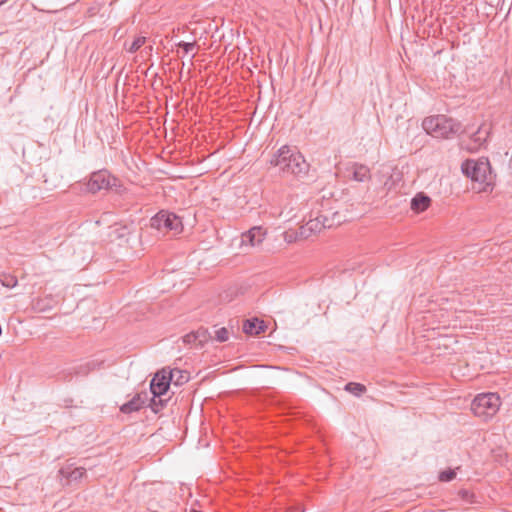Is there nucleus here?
<instances>
[{"mask_svg":"<svg viewBox=\"0 0 512 512\" xmlns=\"http://www.w3.org/2000/svg\"><path fill=\"white\" fill-rule=\"evenodd\" d=\"M147 400H148L147 393L137 394L130 401L123 404L120 407V411L125 414L131 413L133 411H138L144 406V404L146 403Z\"/></svg>","mask_w":512,"mask_h":512,"instance_id":"nucleus-10","label":"nucleus"},{"mask_svg":"<svg viewBox=\"0 0 512 512\" xmlns=\"http://www.w3.org/2000/svg\"><path fill=\"white\" fill-rule=\"evenodd\" d=\"M8 0H0V6L5 4Z\"/></svg>","mask_w":512,"mask_h":512,"instance_id":"nucleus-28","label":"nucleus"},{"mask_svg":"<svg viewBox=\"0 0 512 512\" xmlns=\"http://www.w3.org/2000/svg\"><path fill=\"white\" fill-rule=\"evenodd\" d=\"M422 127L427 134L434 138L442 139L450 138L458 134L462 129L460 122L445 115L426 117L422 122Z\"/></svg>","mask_w":512,"mask_h":512,"instance_id":"nucleus-2","label":"nucleus"},{"mask_svg":"<svg viewBox=\"0 0 512 512\" xmlns=\"http://www.w3.org/2000/svg\"><path fill=\"white\" fill-rule=\"evenodd\" d=\"M167 401L168 399H164L163 396L155 397L152 395V398L149 400V407L154 413H158L164 408Z\"/></svg>","mask_w":512,"mask_h":512,"instance_id":"nucleus-16","label":"nucleus"},{"mask_svg":"<svg viewBox=\"0 0 512 512\" xmlns=\"http://www.w3.org/2000/svg\"><path fill=\"white\" fill-rule=\"evenodd\" d=\"M170 386V380L165 370L157 372L150 383L151 394L155 397L166 395Z\"/></svg>","mask_w":512,"mask_h":512,"instance_id":"nucleus-7","label":"nucleus"},{"mask_svg":"<svg viewBox=\"0 0 512 512\" xmlns=\"http://www.w3.org/2000/svg\"><path fill=\"white\" fill-rule=\"evenodd\" d=\"M95 364L93 362L87 363L84 366L80 367V370L77 373H83L84 375L88 374L92 369H94Z\"/></svg>","mask_w":512,"mask_h":512,"instance_id":"nucleus-27","label":"nucleus"},{"mask_svg":"<svg viewBox=\"0 0 512 512\" xmlns=\"http://www.w3.org/2000/svg\"><path fill=\"white\" fill-rule=\"evenodd\" d=\"M170 383L174 382L176 385H181L189 380V374L179 369H173L167 372Z\"/></svg>","mask_w":512,"mask_h":512,"instance_id":"nucleus-15","label":"nucleus"},{"mask_svg":"<svg viewBox=\"0 0 512 512\" xmlns=\"http://www.w3.org/2000/svg\"><path fill=\"white\" fill-rule=\"evenodd\" d=\"M215 337L219 342H225L229 338V332L225 327H222L215 331Z\"/></svg>","mask_w":512,"mask_h":512,"instance_id":"nucleus-24","label":"nucleus"},{"mask_svg":"<svg viewBox=\"0 0 512 512\" xmlns=\"http://www.w3.org/2000/svg\"><path fill=\"white\" fill-rule=\"evenodd\" d=\"M0 282L4 287L14 288L17 285L18 280L14 275L2 274L0 275Z\"/></svg>","mask_w":512,"mask_h":512,"instance_id":"nucleus-18","label":"nucleus"},{"mask_svg":"<svg viewBox=\"0 0 512 512\" xmlns=\"http://www.w3.org/2000/svg\"><path fill=\"white\" fill-rule=\"evenodd\" d=\"M181 339H182L183 343L186 345H190V346H194V347H201L200 344L198 343V340L196 339V335H195L194 331L186 334Z\"/></svg>","mask_w":512,"mask_h":512,"instance_id":"nucleus-21","label":"nucleus"},{"mask_svg":"<svg viewBox=\"0 0 512 512\" xmlns=\"http://www.w3.org/2000/svg\"><path fill=\"white\" fill-rule=\"evenodd\" d=\"M456 477V472L453 469H448L440 472L439 480L441 482H449L452 481Z\"/></svg>","mask_w":512,"mask_h":512,"instance_id":"nucleus-22","label":"nucleus"},{"mask_svg":"<svg viewBox=\"0 0 512 512\" xmlns=\"http://www.w3.org/2000/svg\"><path fill=\"white\" fill-rule=\"evenodd\" d=\"M146 41V38L145 37H137L133 42L132 44L130 45V47L128 48V51L130 53H134L136 52L140 47L143 46V44L145 43Z\"/></svg>","mask_w":512,"mask_h":512,"instance_id":"nucleus-23","label":"nucleus"},{"mask_svg":"<svg viewBox=\"0 0 512 512\" xmlns=\"http://www.w3.org/2000/svg\"><path fill=\"white\" fill-rule=\"evenodd\" d=\"M458 496L463 500L465 501L466 503H470V504H473V503H477L478 501L476 500V496L474 493L470 492L469 490L467 489H460L458 491Z\"/></svg>","mask_w":512,"mask_h":512,"instance_id":"nucleus-20","label":"nucleus"},{"mask_svg":"<svg viewBox=\"0 0 512 512\" xmlns=\"http://www.w3.org/2000/svg\"><path fill=\"white\" fill-rule=\"evenodd\" d=\"M332 223L325 216H319L315 219L309 220L305 225L300 228V235L302 237H309L312 233L320 232L323 228H330Z\"/></svg>","mask_w":512,"mask_h":512,"instance_id":"nucleus-8","label":"nucleus"},{"mask_svg":"<svg viewBox=\"0 0 512 512\" xmlns=\"http://www.w3.org/2000/svg\"><path fill=\"white\" fill-rule=\"evenodd\" d=\"M178 46L180 48H182L184 50L185 53H189L190 51H192L195 47V43H189V42H180L178 44Z\"/></svg>","mask_w":512,"mask_h":512,"instance_id":"nucleus-26","label":"nucleus"},{"mask_svg":"<svg viewBox=\"0 0 512 512\" xmlns=\"http://www.w3.org/2000/svg\"><path fill=\"white\" fill-rule=\"evenodd\" d=\"M71 465H66L59 470V474L66 478L69 482L78 481L85 476L86 470L83 467L72 468Z\"/></svg>","mask_w":512,"mask_h":512,"instance_id":"nucleus-12","label":"nucleus"},{"mask_svg":"<svg viewBox=\"0 0 512 512\" xmlns=\"http://www.w3.org/2000/svg\"><path fill=\"white\" fill-rule=\"evenodd\" d=\"M266 325L258 318L247 319L243 323V331L248 335H259L264 332Z\"/></svg>","mask_w":512,"mask_h":512,"instance_id":"nucleus-13","label":"nucleus"},{"mask_svg":"<svg viewBox=\"0 0 512 512\" xmlns=\"http://www.w3.org/2000/svg\"><path fill=\"white\" fill-rule=\"evenodd\" d=\"M150 226L158 231L162 232H173L178 234L182 231L181 219L173 213L166 211L158 212L150 220Z\"/></svg>","mask_w":512,"mask_h":512,"instance_id":"nucleus-5","label":"nucleus"},{"mask_svg":"<svg viewBox=\"0 0 512 512\" xmlns=\"http://www.w3.org/2000/svg\"><path fill=\"white\" fill-rule=\"evenodd\" d=\"M194 333L201 347L211 339V335L207 329L199 328L198 330L194 331Z\"/></svg>","mask_w":512,"mask_h":512,"instance_id":"nucleus-19","label":"nucleus"},{"mask_svg":"<svg viewBox=\"0 0 512 512\" xmlns=\"http://www.w3.org/2000/svg\"><path fill=\"white\" fill-rule=\"evenodd\" d=\"M345 390L355 396H360L366 391V387L360 383L349 382L345 385Z\"/></svg>","mask_w":512,"mask_h":512,"instance_id":"nucleus-17","label":"nucleus"},{"mask_svg":"<svg viewBox=\"0 0 512 512\" xmlns=\"http://www.w3.org/2000/svg\"><path fill=\"white\" fill-rule=\"evenodd\" d=\"M118 179L110 175L107 170L93 172L87 183V189L91 193H97L102 189H110L117 186Z\"/></svg>","mask_w":512,"mask_h":512,"instance_id":"nucleus-6","label":"nucleus"},{"mask_svg":"<svg viewBox=\"0 0 512 512\" xmlns=\"http://www.w3.org/2000/svg\"><path fill=\"white\" fill-rule=\"evenodd\" d=\"M461 169L473 182L479 183V191H486L487 187L493 185L495 176L488 159H468L462 164Z\"/></svg>","mask_w":512,"mask_h":512,"instance_id":"nucleus-3","label":"nucleus"},{"mask_svg":"<svg viewBox=\"0 0 512 512\" xmlns=\"http://www.w3.org/2000/svg\"><path fill=\"white\" fill-rule=\"evenodd\" d=\"M501 405L500 397L496 393L479 394L472 402V411L484 420L493 417Z\"/></svg>","mask_w":512,"mask_h":512,"instance_id":"nucleus-4","label":"nucleus"},{"mask_svg":"<svg viewBox=\"0 0 512 512\" xmlns=\"http://www.w3.org/2000/svg\"><path fill=\"white\" fill-rule=\"evenodd\" d=\"M113 234H114V236L116 238L120 239V238H123L126 235H128L129 231H128V228L126 226H123V227L114 229L113 230Z\"/></svg>","mask_w":512,"mask_h":512,"instance_id":"nucleus-25","label":"nucleus"},{"mask_svg":"<svg viewBox=\"0 0 512 512\" xmlns=\"http://www.w3.org/2000/svg\"><path fill=\"white\" fill-rule=\"evenodd\" d=\"M270 164L278 167L284 174H291L296 177H303L309 171V164L303 155L295 148L282 146L271 158Z\"/></svg>","mask_w":512,"mask_h":512,"instance_id":"nucleus-1","label":"nucleus"},{"mask_svg":"<svg viewBox=\"0 0 512 512\" xmlns=\"http://www.w3.org/2000/svg\"><path fill=\"white\" fill-rule=\"evenodd\" d=\"M265 235L266 232L261 227H252L249 231L241 235V246H258L263 242Z\"/></svg>","mask_w":512,"mask_h":512,"instance_id":"nucleus-9","label":"nucleus"},{"mask_svg":"<svg viewBox=\"0 0 512 512\" xmlns=\"http://www.w3.org/2000/svg\"><path fill=\"white\" fill-rule=\"evenodd\" d=\"M431 203V199L424 193H418L411 200V209L416 213L425 211Z\"/></svg>","mask_w":512,"mask_h":512,"instance_id":"nucleus-14","label":"nucleus"},{"mask_svg":"<svg viewBox=\"0 0 512 512\" xmlns=\"http://www.w3.org/2000/svg\"><path fill=\"white\" fill-rule=\"evenodd\" d=\"M351 178L357 182H365L371 179L370 169L363 164L354 163L348 168Z\"/></svg>","mask_w":512,"mask_h":512,"instance_id":"nucleus-11","label":"nucleus"}]
</instances>
